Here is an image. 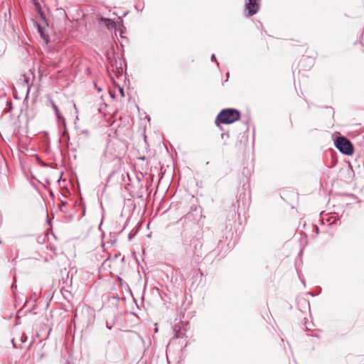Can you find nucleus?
Here are the masks:
<instances>
[{
  "label": "nucleus",
  "mask_w": 364,
  "mask_h": 364,
  "mask_svg": "<svg viewBox=\"0 0 364 364\" xmlns=\"http://www.w3.org/2000/svg\"><path fill=\"white\" fill-rule=\"evenodd\" d=\"M240 118V113L235 109H224L220 112L215 119V124L219 126L220 124H232L238 121Z\"/></svg>",
  "instance_id": "1"
},
{
  "label": "nucleus",
  "mask_w": 364,
  "mask_h": 364,
  "mask_svg": "<svg viewBox=\"0 0 364 364\" xmlns=\"http://www.w3.org/2000/svg\"><path fill=\"white\" fill-rule=\"evenodd\" d=\"M336 147L343 154L351 156L354 152L352 143L346 137L339 136L335 141Z\"/></svg>",
  "instance_id": "2"
},
{
  "label": "nucleus",
  "mask_w": 364,
  "mask_h": 364,
  "mask_svg": "<svg viewBox=\"0 0 364 364\" xmlns=\"http://www.w3.org/2000/svg\"><path fill=\"white\" fill-rule=\"evenodd\" d=\"M259 0H245V8L247 11V16H251L257 14L259 9Z\"/></svg>",
  "instance_id": "3"
},
{
  "label": "nucleus",
  "mask_w": 364,
  "mask_h": 364,
  "mask_svg": "<svg viewBox=\"0 0 364 364\" xmlns=\"http://www.w3.org/2000/svg\"><path fill=\"white\" fill-rule=\"evenodd\" d=\"M101 20H102V21L104 22L106 27L109 29L114 28L116 26L114 21H113L112 20H111L109 18H102Z\"/></svg>",
  "instance_id": "4"
},
{
  "label": "nucleus",
  "mask_w": 364,
  "mask_h": 364,
  "mask_svg": "<svg viewBox=\"0 0 364 364\" xmlns=\"http://www.w3.org/2000/svg\"><path fill=\"white\" fill-rule=\"evenodd\" d=\"M51 105H52V107H53V108L54 109V110L55 112V114H56L57 117L58 118H60L59 109H58L57 105L54 103L53 101H51Z\"/></svg>",
  "instance_id": "5"
}]
</instances>
